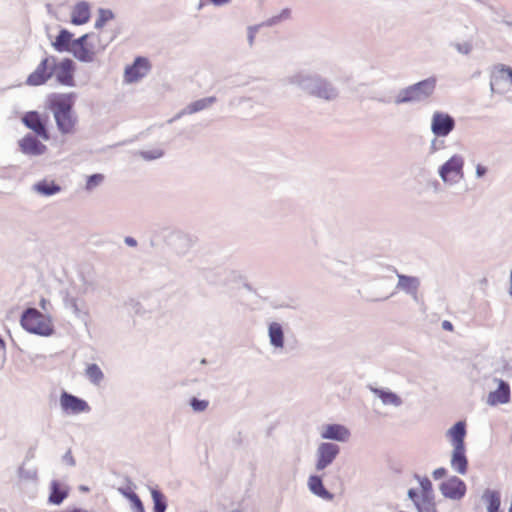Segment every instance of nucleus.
<instances>
[{"mask_svg":"<svg viewBox=\"0 0 512 512\" xmlns=\"http://www.w3.org/2000/svg\"><path fill=\"white\" fill-rule=\"evenodd\" d=\"M308 486L312 493L325 500H331L333 498V495L325 489L322 479L319 476H310Z\"/></svg>","mask_w":512,"mask_h":512,"instance_id":"24","label":"nucleus"},{"mask_svg":"<svg viewBox=\"0 0 512 512\" xmlns=\"http://www.w3.org/2000/svg\"><path fill=\"white\" fill-rule=\"evenodd\" d=\"M508 512H512V500H511V503H510V507H509Z\"/></svg>","mask_w":512,"mask_h":512,"instance_id":"47","label":"nucleus"},{"mask_svg":"<svg viewBox=\"0 0 512 512\" xmlns=\"http://www.w3.org/2000/svg\"><path fill=\"white\" fill-rule=\"evenodd\" d=\"M22 123L41 139L45 141L50 139V134L47 129V116L42 115L37 111H29L23 115Z\"/></svg>","mask_w":512,"mask_h":512,"instance_id":"6","label":"nucleus"},{"mask_svg":"<svg viewBox=\"0 0 512 512\" xmlns=\"http://www.w3.org/2000/svg\"><path fill=\"white\" fill-rule=\"evenodd\" d=\"M419 484H420L419 492L434 493L432 483L428 478L420 479Z\"/></svg>","mask_w":512,"mask_h":512,"instance_id":"37","label":"nucleus"},{"mask_svg":"<svg viewBox=\"0 0 512 512\" xmlns=\"http://www.w3.org/2000/svg\"><path fill=\"white\" fill-rule=\"evenodd\" d=\"M481 500L486 508V512H504L501 509V493L497 490H484Z\"/></svg>","mask_w":512,"mask_h":512,"instance_id":"18","label":"nucleus"},{"mask_svg":"<svg viewBox=\"0 0 512 512\" xmlns=\"http://www.w3.org/2000/svg\"><path fill=\"white\" fill-rule=\"evenodd\" d=\"M117 32L114 31L109 36V38L104 42L100 43L99 45H95L93 42L89 44V47H87V39L91 37L92 39L97 38L95 34L89 35H83L80 38L76 39L72 43V50L74 56L79 59L80 61H91L95 55L96 52L103 50L109 42H111L116 37Z\"/></svg>","mask_w":512,"mask_h":512,"instance_id":"4","label":"nucleus"},{"mask_svg":"<svg viewBox=\"0 0 512 512\" xmlns=\"http://www.w3.org/2000/svg\"><path fill=\"white\" fill-rule=\"evenodd\" d=\"M269 337L271 344L275 347H283L284 344V334L282 327L279 323H271L269 326Z\"/></svg>","mask_w":512,"mask_h":512,"instance_id":"26","label":"nucleus"},{"mask_svg":"<svg viewBox=\"0 0 512 512\" xmlns=\"http://www.w3.org/2000/svg\"><path fill=\"white\" fill-rule=\"evenodd\" d=\"M151 69L149 60L145 57H137L134 63L125 69V80L128 83L139 81L146 76Z\"/></svg>","mask_w":512,"mask_h":512,"instance_id":"13","label":"nucleus"},{"mask_svg":"<svg viewBox=\"0 0 512 512\" xmlns=\"http://www.w3.org/2000/svg\"><path fill=\"white\" fill-rule=\"evenodd\" d=\"M113 18H114V14L111 10L100 9L99 17L95 22V27H96V29L99 30V34L96 35L97 39L100 38V36L103 32L102 29H103L104 25L106 24V22L112 20Z\"/></svg>","mask_w":512,"mask_h":512,"instance_id":"28","label":"nucleus"},{"mask_svg":"<svg viewBox=\"0 0 512 512\" xmlns=\"http://www.w3.org/2000/svg\"><path fill=\"white\" fill-rule=\"evenodd\" d=\"M128 498L132 501L134 508L137 512H144L143 504L140 498L135 493L127 494Z\"/></svg>","mask_w":512,"mask_h":512,"instance_id":"36","label":"nucleus"},{"mask_svg":"<svg viewBox=\"0 0 512 512\" xmlns=\"http://www.w3.org/2000/svg\"><path fill=\"white\" fill-rule=\"evenodd\" d=\"M350 436L349 430L340 424H330L323 427L321 437L323 439H332L340 442L347 441Z\"/></svg>","mask_w":512,"mask_h":512,"instance_id":"17","label":"nucleus"},{"mask_svg":"<svg viewBox=\"0 0 512 512\" xmlns=\"http://www.w3.org/2000/svg\"><path fill=\"white\" fill-rule=\"evenodd\" d=\"M463 165V158L459 155H454L441 166L439 174L444 182H457L463 178Z\"/></svg>","mask_w":512,"mask_h":512,"instance_id":"8","label":"nucleus"},{"mask_svg":"<svg viewBox=\"0 0 512 512\" xmlns=\"http://www.w3.org/2000/svg\"><path fill=\"white\" fill-rule=\"evenodd\" d=\"M211 1H212L213 3H215V4H218V5H219V4H223V3L227 2L228 0H211Z\"/></svg>","mask_w":512,"mask_h":512,"instance_id":"45","label":"nucleus"},{"mask_svg":"<svg viewBox=\"0 0 512 512\" xmlns=\"http://www.w3.org/2000/svg\"><path fill=\"white\" fill-rule=\"evenodd\" d=\"M442 327H443V329H444V330H447V331H453V325H452V323H451V322H449V321H447V320L443 321V323H442Z\"/></svg>","mask_w":512,"mask_h":512,"instance_id":"41","label":"nucleus"},{"mask_svg":"<svg viewBox=\"0 0 512 512\" xmlns=\"http://www.w3.org/2000/svg\"><path fill=\"white\" fill-rule=\"evenodd\" d=\"M86 375L90 379V381L94 384H99L103 380V372L100 367L96 364L88 365L86 369Z\"/></svg>","mask_w":512,"mask_h":512,"instance_id":"30","label":"nucleus"},{"mask_svg":"<svg viewBox=\"0 0 512 512\" xmlns=\"http://www.w3.org/2000/svg\"><path fill=\"white\" fill-rule=\"evenodd\" d=\"M253 39H254V32H253V30L251 29V30H250V33H249V41H250V44H252V43H253Z\"/></svg>","mask_w":512,"mask_h":512,"instance_id":"44","label":"nucleus"},{"mask_svg":"<svg viewBox=\"0 0 512 512\" xmlns=\"http://www.w3.org/2000/svg\"><path fill=\"white\" fill-rule=\"evenodd\" d=\"M151 495L154 502V512H165L166 500L164 495L156 489L151 490Z\"/></svg>","mask_w":512,"mask_h":512,"instance_id":"31","label":"nucleus"},{"mask_svg":"<svg viewBox=\"0 0 512 512\" xmlns=\"http://www.w3.org/2000/svg\"><path fill=\"white\" fill-rule=\"evenodd\" d=\"M67 497V491L61 488L57 482L52 483V491L49 500L53 504H60Z\"/></svg>","mask_w":512,"mask_h":512,"instance_id":"29","label":"nucleus"},{"mask_svg":"<svg viewBox=\"0 0 512 512\" xmlns=\"http://www.w3.org/2000/svg\"><path fill=\"white\" fill-rule=\"evenodd\" d=\"M455 127L454 119L443 112H435L432 116L431 130L439 137L447 136Z\"/></svg>","mask_w":512,"mask_h":512,"instance_id":"14","label":"nucleus"},{"mask_svg":"<svg viewBox=\"0 0 512 512\" xmlns=\"http://www.w3.org/2000/svg\"><path fill=\"white\" fill-rule=\"evenodd\" d=\"M53 64L54 56H47L42 59L36 69L27 77L26 84L29 86H41L45 84L53 76Z\"/></svg>","mask_w":512,"mask_h":512,"instance_id":"7","label":"nucleus"},{"mask_svg":"<svg viewBox=\"0 0 512 512\" xmlns=\"http://www.w3.org/2000/svg\"><path fill=\"white\" fill-rule=\"evenodd\" d=\"M140 155L145 160H155L163 156V151L160 148H156L149 151H141Z\"/></svg>","mask_w":512,"mask_h":512,"instance_id":"34","label":"nucleus"},{"mask_svg":"<svg viewBox=\"0 0 512 512\" xmlns=\"http://www.w3.org/2000/svg\"><path fill=\"white\" fill-rule=\"evenodd\" d=\"M446 474H447V470L445 468L441 467V468H437L434 470L433 477L435 479H440V478L444 477Z\"/></svg>","mask_w":512,"mask_h":512,"instance_id":"38","label":"nucleus"},{"mask_svg":"<svg viewBox=\"0 0 512 512\" xmlns=\"http://www.w3.org/2000/svg\"><path fill=\"white\" fill-rule=\"evenodd\" d=\"M510 399V388L507 383L500 381L497 390L490 392L487 398L489 405L494 406L497 404L507 403Z\"/></svg>","mask_w":512,"mask_h":512,"instance_id":"19","label":"nucleus"},{"mask_svg":"<svg viewBox=\"0 0 512 512\" xmlns=\"http://www.w3.org/2000/svg\"><path fill=\"white\" fill-rule=\"evenodd\" d=\"M232 512H241V511H239V510H234V511H232Z\"/></svg>","mask_w":512,"mask_h":512,"instance_id":"48","label":"nucleus"},{"mask_svg":"<svg viewBox=\"0 0 512 512\" xmlns=\"http://www.w3.org/2000/svg\"><path fill=\"white\" fill-rule=\"evenodd\" d=\"M415 280L413 278H409V277H405V276H400V284L402 285H405L406 283L408 282H414Z\"/></svg>","mask_w":512,"mask_h":512,"instance_id":"42","label":"nucleus"},{"mask_svg":"<svg viewBox=\"0 0 512 512\" xmlns=\"http://www.w3.org/2000/svg\"><path fill=\"white\" fill-rule=\"evenodd\" d=\"M60 405L64 412L70 414H80L90 411V406L85 400L65 391L62 392L60 396Z\"/></svg>","mask_w":512,"mask_h":512,"instance_id":"10","label":"nucleus"},{"mask_svg":"<svg viewBox=\"0 0 512 512\" xmlns=\"http://www.w3.org/2000/svg\"><path fill=\"white\" fill-rule=\"evenodd\" d=\"M448 436L451 440L453 448L465 447L464 438L466 436L465 423L462 421L457 422L453 427L448 430Z\"/></svg>","mask_w":512,"mask_h":512,"instance_id":"22","label":"nucleus"},{"mask_svg":"<svg viewBox=\"0 0 512 512\" xmlns=\"http://www.w3.org/2000/svg\"><path fill=\"white\" fill-rule=\"evenodd\" d=\"M190 404L194 411L202 412L207 409L209 403L206 400H199L197 398H192Z\"/></svg>","mask_w":512,"mask_h":512,"instance_id":"35","label":"nucleus"},{"mask_svg":"<svg viewBox=\"0 0 512 512\" xmlns=\"http://www.w3.org/2000/svg\"><path fill=\"white\" fill-rule=\"evenodd\" d=\"M72 94L53 93L48 97V107L52 111L58 130L62 134H73L76 131L77 118L72 108Z\"/></svg>","mask_w":512,"mask_h":512,"instance_id":"1","label":"nucleus"},{"mask_svg":"<svg viewBox=\"0 0 512 512\" xmlns=\"http://www.w3.org/2000/svg\"><path fill=\"white\" fill-rule=\"evenodd\" d=\"M491 90L503 93L512 86V68L503 64H497L492 68L490 79Z\"/></svg>","mask_w":512,"mask_h":512,"instance_id":"5","label":"nucleus"},{"mask_svg":"<svg viewBox=\"0 0 512 512\" xmlns=\"http://www.w3.org/2000/svg\"><path fill=\"white\" fill-rule=\"evenodd\" d=\"M510 295L512 296V270H511V287H510V291H509Z\"/></svg>","mask_w":512,"mask_h":512,"instance_id":"46","label":"nucleus"},{"mask_svg":"<svg viewBox=\"0 0 512 512\" xmlns=\"http://www.w3.org/2000/svg\"><path fill=\"white\" fill-rule=\"evenodd\" d=\"M486 171H487V170H486V168H485L483 165L478 164V165L476 166V174H477V176H478V177H482V176H484V175H485V173H486Z\"/></svg>","mask_w":512,"mask_h":512,"instance_id":"39","label":"nucleus"},{"mask_svg":"<svg viewBox=\"0 0 512 512\" xmlns=\"http://www.w3.org/2000/svg\"><path fill=\"white\" fill-rule=\"evenodd\" d=\"M216 101L215 97H207L203 99H199L194 101L187 107V111L189 114H193L199 111H202L208 107H210Z\"/></svg>","mask_w":512,"mask_h":512,"instance_id":"27","label":"nucleus"},{"mask_svg":"<svg viewBox=\"0 0 512 512\" xmlns=\"http://www.w3.org/2000/svg\"><path fill=\"white\" fill-rule=\"evenodd\" d=\"M451 466L459 474H466L468 468V460L465 455V447L453 448Z\"/></svg>","mask_w":512,"mask_h":512,"instance_id":"20","label":"nucleus"},{"mask_svg":"<svg viewBox=\"0 0 512 512\" xmlns=\"http://www.w3.org/2000/svg\"><path fill=\"white\" fill-rule=\"evenodd\" d=\"M72 37V33L66 29H62L56 37L55 41L52 43V46L58 52L71 51L73 43Z\"/></svg>","mask_w":512,"mask_h":512,"instance_id":"23","label":"nucleus"},{"mask_svg":"<svg viewBox=\"0 0 512 512\" xmlns=\"http://www.w3.org/2000/svg\"><path fill=\"white\" fill-rule=\"evenodd\" d=\"M435 86V78H428L423 81H420L402 90L399 93L396 102L405 103L422 101L433 94Z\"/></svg>","mask_w":512,"mask_h":512,"instance_id":"3","label":"nucleus"},{"mask_svg":"<svg viewBox=\"0 0 512 512\" xmlns=\"http://www.w3.org/2000/svg\"><path fill=\"white\" fill-rule=\"evenodd\" d=\"M339 446L333 443H321L317 449L316 469L318 471L325 469L330 465L339 454Z\"/></svg>","mask_w":512,"mask_h":512,"instance_id":"12","label":"nucleus"},{"mask_svg":"<svg viewBox=\"0 0 512 512\" xmlns=\"http://www.w3.org/2000/svg\"><path fill=\"white\" fill-rule=\"evenodd\" d=\"M20 150L27 155L39 156L47 151V146L35 136L27 134L19 141Z\"/></svg>","mask_w":512,"mask_h":512,"instance_id":"16","label":"nucleus"},{"mask_svg":"<svg viewBox=\"0 0 512 512\" xmlns=\"http://www.w3.org/2000/svg\"><path fill=\"white\" fill-rule=\"evenodd\" d=\"M466 484L456 476L450 477L440 485V491L444 497L460 500L466 494Z\"/></svg>","mask_w":512,"mask_h":512,"instance_id":"11","label":"nucleus"},{"mask_svg":"<svg viewBox=\"0 0 512 512\" xmlns=\"http://www.w3.org/2000/svg\"><path fill=\"white\" fill-rule=\"evenodd\" d=\"M125 242H126L128 245H130V246H135V245H136V241H135L133 238H131V237H127V238L125 239Z\"/></svg>","mask_w":512,"mask_h":512,"instance_id":"43","label":"nucleus"},{"mask_svg":"<svg viewBox=\"0 0 512 512\" xmlns=\"http://www.w3.org/2000/svg\"><path fill=\"white\" fill-rule=\"evenodd\" d=\"M408 496L413 501L418 512H436L434 493L417 492L414 489H410Z\"/></svg>","mask_w":512,"mask_h":512,"instance_id":"15","label":"nucleus"},{"mask_svg":"<svg viewBox=\"0 0 512 512\" xmlns=\"http://www.w3.org/2000/svg\"><path fill=\"white\" fill-rule=\"evenodd\" d=\"M5 353V345L2 339H0V364L3 362Z\"/></svg>","mask_w":512,"mask_h":512,"instance_id":"40","label":"nucleus"},{"mask_svg":"<svg viewBox=\"0 0 512 512\" xmlns=\"http://www.w3.org/2000/svg\"><path fill=\"white\" fill-rule=\"evenodd\" d=\"M21 325L26 331L41 336H50L54 331L51 318L35 308L24 311Z\"/></svg>","mask_w":512,"mask_h":512,"instance_id":"2","label":"nucleus"},{"mask_svg":"<svg viewBox=\"0 0 512 512\" xmlns=\"http://www.w3.org/2000/svg\"><path fill=\"white\" fill-rule=\"evenodd\" d=\"M104 180V176L102 174H93L88 177L86 181V189L93 190L95 187L100 185Z\"/></svg>","mask_w":512,"mask_h":512,"instance_id":"33","label":"nucleus"},{"mask_svg":"<svg viewBox=\"0 0 512 512\" xmlns=\"http://www.w3.org/2000/svg\"><path fill=\"white\" fill-rule=\"evenodd\" d=\"M53 76L56 77L57 81L65 86H73L74 85V64L70 59H63L61 61H57V58L54 57V64L52 65Z\"/></svg>","mask_w":512,"mask_h":512,"instance_id":"9","label":"nucleus"},{"mask_svg":"<svg viewBox=\"0 0 512 512\" xmlns=\"http://www.w3.org/2000/svg\"><path fill=\"white\" fill-rule=\"evenodd\" d=\"M34 189L45 196L57 194L61 191V187L53 180L44 179L34 185Z\"/></svg>","mask_w":512,"mask_h":512,"instance_id":"25","label":"nucleus"},{"mask_svg":"<svg viewBox=\"0 0 512 512\" xmlns=\"http://www.w3.org/2000/svg\"><path fill=\"white\" fill-rule=\"evenodd\" d=\"M377 393L384 404H392L397 406L401 403L400 398L392 392L377 391Z\"/></svg>","mask_w":512,"mask_h":512,"instance_id":"32","label":"nucleus"},{"mask_svg":"<svg viewBox=\"0 0 512 512\" xmlns=\"http://www.w3.org/2000/svg\"><path fill=\"white\" fill-rule=\"evenodd\" d=\"M90 19V7L86 2L77 3L71 12V22L75 25H82Z\"/></svg>","mask_w":512,"mask_h":512,"instance_id":"21","label":"nucleus"}]
</instances>
